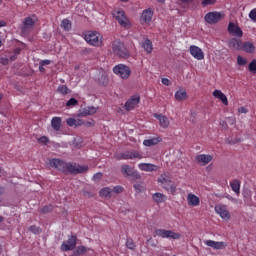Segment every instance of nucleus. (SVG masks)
<instances>
[{"label":"nucleus","instance_id":"f8f14e48","mask_svg":"<svg viewBox=\"0 0 256 256\" xmlns=\"http://www.w3.org/2000/svg\"><path fill=\"white\" fill-rule=\"evenodd\" d=\"M223 19V14L219 12H209L205 15V21H207L210 25H215V23H219Z\"/></svg>","mask_w":256,"mask_h":256},{"label":"nucleus","instance_id":"864d4df0","mask_svg":"<svg viewBox=\"0 0 256 256\" xmlns=\"http://www.w3.org/2000/svg\"><path fill=\"white\" fill-rule=\"evenodd\" d=\"M163 85H166V87H169L171 85V81L167 78H162Z\"/></svg>","mask_w":256,"mask_h":256},{"label":"nucleus","instance_id":"79ce46f5","mask_svg":"<svg viewBox=\"0 0 256 256\" xmlns=\"http://www.w3.org/2000/svg\"><path fill=\"white\" fill-rule=\"evenodd\" d=\"M38 143H40V145H47V143H49V138L47 136H42L38 138Z\"/></svg>","mask_w":256,"mask_h":256},{"label":"nucleus","instance_id":"3c124183","mask_svg":"<svg viewBox=\"0 0 256 256\" xmlns=\"http://www.w3.org/2000/svg\"><path fill=\"white\" fill-rule=\"evenodd\" d=\"M113 191H114V193H117V194L123 193V187H121V186H115V187L113 188Z\"/></svg>","mask_w":256,"mask_h":256},{"label":"nucleus","instance_id":"f03ea898","mask_svg":"<svg viewBox=\"0 0 256 256\" xmlns=\"http://www.w3.org/2000/svg\"><path fill=\"white\" fill-rule=\"evenodd\" d=\"M113 17L118 21L119 25L122 26L124 29H130L131 21L125 15V11L122 9H115L112 12Z\"/></svg>","mask_w":256,"mask_h":256},{"label":"nucleus","instance_id":"680f3d73","mask_svg":"<svg viewBox=\"0 0 256 256\" xmlns=\"http://www.w3.org/2000/svg\"><path fill=\"white\" fill-rule=\"evenodd\" d=\"M5 25H7V22L1 20V21H0V27H5Z\"/></svg>","mask_w":256,"mask_h":256},{"label":"nucleus","instance_id":"39448f33","mask_svg":"<svg viewBox=\"0 0 256 256\" xmlns=\"http://www.w3.org/2000/svg\"><path fill=\"white\" fill-rule=\"evenodd\" d=\"M116 159L118 161H121V159L124 160H133V159H143V155L137 150H127L123 153L117 154Z\"/></svg>","mask_w":256,"mask_h":256},{"label":"nucleus","instance_id":"bb28decb","mask_svg":"<svg viewBox=\"0 0 256 256\" xmlns=\"http://www.w3.org/2000/svg\"><path fill=\"white\" fill-rule=\"evenodd\" d=\"M161 141V137H154L152 139L144 140L143 145H145V147H153V145H157V143H161Z\"/></svg>","mask_w":256,"mask_h":256},{"label":"nucleus","instance_id":"2eb2a0df","mask_svg":"<svg viewBox=\"0 0 256 256\" xmlns=\"http://www.w3.org/2000/svg\"><path fill=\"white\" fill-rule=\"evenodd\" d=\"M215 211L222 219H231L229 211H227V206L223 204H218L215 206Z\"/></svg>","mask_w":256,"mask_h":256},{"label":"nucleus","instance_id":"aec40b11","mask_svg":"<svg viewBox=\"0 0 256 256\" xmlns=\"http://www.w3.org/2000/svg\"><path fill=\"white\" fill-rule=\"evenodd\" d=\"M205 245L212 247V249H225V247H227L225 242H215L213 240H206Z\"/></svg>","mask_w":256,"mask_h":256},{"label":"nucleus","instance_id":"de8ad7c7","mask_svg":"<svg viewBox=\"0 0 256 256\" xmlns=\"http://www.w3.org/2000/svg\"><path fill=\"white\" fill-rule=\"evenodd\" d=\"M130 177H132V179H141V175H139V172L138 171H132V174L130 175Z\"/></svg>","mask_w":256,"mask_h":256},{"label":"nucleus","instance_id":"8fccbe9b","mask_svg":"<svg viewBox=\"0 0 256 256\" xmlns=\"http://www.w3.org/2000/svg\"><path fill=\"white\" fill-rule=\"evenodd\" d=\"M228 143L230 145H235V143H241V139L240 138H237V139H228Z\"/></svg>","mask_w":256,"mask_h":256},{"label":"nucleus","instance_id":"b1692460","mask_svg":"<svg viewBox=\"0 0 256 256\" xmlns=\"http://www.w3.org/2000/svg\"><path fill=\"white\" fill-rule=\"evenodd\" d=\"M152 199H153L154 203H157L159 205V203H165L167 201V196H165L162 193L157 192L152 195Z\"/></svg>","mask_w":256,"mask_h":256},{"label":"nucleus","instance_id":"69168bd1","mask_svg":"<svg viewBox=\"0 0 256 256\" xmlns=\"http://www.w3.org/2000/svg\"><path fill=\"white\" fill-rule=\"evenodd\" d=\"M3 193H5V189L3 187H0V197L1 195H3Z\"/></svg>","mask_w":256,"mask_h":256},{"label":"nucleus","instance_id":"393cba45","mask_svg":"<svg viewBox=\"0 0 256 256\" xmlns=\"http://www.w3.org/2000/svg\"><path fill=\"white\" fill-rule=\"evenodd\" d=\"M241 51H244L245 53H255V45L249 41L244 42Z\"/></svg>","mask_w":256,"mask_h":256},{"label":"nucleus","instance_id":"37998d69","mask_svg":"<svg viewBox=\"0 0 256 256\" xmlns=\"http://www.w3.org/2000/svg\"><path fill=\"white\" fill-rule=\"evenodd\" d=\"M40 211L41 213H51L53 211V205L44 206Z\"/></svg>","mask_w":256,"mask_h":256},{"label":"nucleus","instance_id":"ddd939ff","mask_svg":"<svg viewBox=\"0 0 256 256\" xmlns=\"http://www.w3.org/2000/svg\"><path fill=\"white\" fill-rule=\"evenodd\" d=\"M228 33L233 35V37H243V30L235 22H230L228 24Z\"/></svg>","mask_w":256,"mask_h":256},{"label":"nucleus","instance_id":"20e7f679","mask_svg":"<svg viewBox=\"0 0 256 256\" xmlns=\"http://www.w3.org/2000/svg\"><path fill=\"white\" fill-rule=\"evenodd\" d=\"M158 183H160L163 189H166V191H171V193H175V191H177L175 184H173V181H171V177H169L167 174L160 175L158 178Z\"/></svg>","mask_w":256,"mask_h":256},{"label":"nucleus","instance_id":"052dcab7","mask_svg":"<svg viewBox=\"0 0 256 256\" xmlns=\"http://www.w3.org/2000/svg\"><path fill=\"white\" fill-rule=\"evenodd\" d=\"M101 177H103L102 173H97L94 175V179H101Z\"/></svg>","mask_w":256,"mask_h":256},{"label":"nucleus","instance_id":"603ef678","mask_svg":"<svg viewBox=\"0 0 256 256\" xmlns=\"http://www.w3.org/2000/svg\"><path fill=\"white\" fill-rule=\"evenodd\" d=\"M83 125H85V127H93V125H95V121H86L83 122Z\"/></svg>","mask_w":256,"mask_h":256},{"label":"nucleus","instance_id":"9d476101","mask_svg":"<svg viewBox=\"0 0 256 256\" xmlns=\"http://www.w3.org/2000/svg\"><path fill=\"white\" fill-rule=\"evenodd\" d=\"M77 247V236H71L67 241L61 245V251H73Z\"/></svg>","mask_w":256,"mask_h":256},{"label":"nucleus","instance_id":"09e8293b","mask_svg":"<svg viewBox=\"0 0 256 256\" xmlns=\"http://www.w3.org/2000/svg\"><path fill=\"white\" fill-rule=\"evenodd\" d=\"M217 0H203L202 1V5L204 7H207V5H213V3H215Z\"/></svg>","mask_w":256,"mask_h":256},{"label":"nucleus","instance_id":"c85d7f7f","mask_svg":"<svg viewBox=\"0 0 256 256\" xmlns=\"http://www.w3.org/2000/svg\"><path fill=\"white\" fill-rule=\"evenodd\" d=\"M142 47L146 53H152L153 52V42L151 40L146 39L144 40Z\"/></svg>","mask_w":256,"mask_h":256},{"label":"nucleus","instance_id":"e2e57ef3","mask_svg":"<svg viewBox=\"0 0 256 256\" xmlns=\"http://www.w3.org/2000/svg\"><path fill=\"white\" fill-rule=\"evenodd\" d=\"M181 3H193V0H180Z\"/></svg>","mask_w":256,"mask_h":256},{"label":"nucleus","instance_id":"412c9836","mask_svg":"<svg viewBox=\"0 0 256 256\" xmlns=\"http://www.w3.org/2000/svg\"><path fill=\"white\" fill-rule=\"evenodd\" d=\"M242 45L243 43L241 42V40H237L235 38H232L228 43V47L230 49H233L234 51H241Z\"/></svg>","mask_w":256,"mask_h":256},{"label":"nucleus","instance_id":"4c0bfd02","mask_svg":"<svg viewBox=\"0 0 256 256\" xmlns=\"http://www.w3.org/2000/svg\"><path fill=\"white\" fill-rule=\"evenodd\" d=\"M28 230L31 231V233H34V235H39L41 233V228L35 225L30 226Z\"/></svg>","mask_w":256,"mask_h":256},{"label":"nucleus","instance_id":"c756f323","mask_svg":"<svg viewBox=\"0 0 256 256\" xmlns=\"http://www.w3.org/2000/svg\"><path fill=\"white\" fill-rule=\"evenodd\" d=\"M175 99H176V101H185V100H187V91L178 90L175 93Z\"/></svg>","mask_w":256,"mask_h":256},{"label":"nucleus","instance_id":"2f4dec72","mask_svg":"<svg viewBox=\"0 0 256 256\" xmlns=\"http://www.w3.org/2000/svg\"><path fill=\"white\" fill-rule=\"evenodd\" d=\"M139 169H141V171H155V165L153 164H147V163H141L139 164Z\"/></svg>","mask_w":256,"mask_h":256},{"label":"nucleus","instance_id":"473e14b6","mask_svg":"<svg viewBox=\"0 0 256 256\" xmlns=\"http://www.w3.org/2000/svg\"><path fill=\"white\" fill-rule=\"evenodd\" d=\"M100 197H106V199H111V197H112V193H113V191L111 190V188H103V189H101L100 190Z\"/></svg>","mask_w":256,"mask_h":256},{"label":"nucleus","instance_id":"6e6d98bb","mask_svg":"<svg viewBox=\"0 0 256 256\" xmlns=\"http://www.w3.org/2000/svg\"><path fill=\"white\" fill-rule=\"evenodd\" d=\"M40 64L45 67V65H51V60H42L40 61Z\"/></svg>","mask_w":256,"mask_h":256},{"label":"nucleus","instance_id":"1a4fd4ad","mask_svg":"<svg viewBox=\"0 0 256 256\" xmlns=\"http://www.w3.org/2000/svg\"><path fill=\"white\" fill-rule=\"evenodd\" d=\"M37 21H39V19L37 18L36 15L26 17L22 27L23 33H27V31H31V29H33Z\"/></svg>","mask_w":256,"mask_h":256},{"label":"nucleus","instance_id":"0eeeda50","mask_svg":"<svg viewBox=\"0 0 256 256\" xmlns=\"http://www.w3.org/2000/svg\"><path fill=\"white\" fill-rule=\"evenodd\" d=\"M113 72L116 75H119L121 79H129V77H131V69H129L128 66H125L123 64L115 66Z\"/></svg>","mask_w":256,"mask_h":256},{"label":"nucleus","instance_id":"6ab92c4d","mask_svg":"<svg viewBox=\"0 0 256 256\" xmlns=\"http://www.w3.org/2000/svg\"><path fill=\"white\" fill-rule=\"evenodd\" d=\"M187 201L190 207H197L199 206V203H201L199 197L193 193L188 194Z\"/></svg>","mask_w":256,"mask_h":256},{"label":"nucleus","instance_id":"49530a36","mask_svg":"<svg viewBox=\"0 0 256 256\" xmlns=\"http://www.w3.org/2000/svg\"><path fill=\"white\" fill-rule=\"evenodd\" d=\"M249 18L256 23V8L249 13Z\"/></svg>","mask_w":256,"mask_h":256},{"label":"nucleus","instance_id":"a19ab883","mask_svg":"<svg viewBox=\"0 0 256 256\" xmlns=\"http://www.w3.org/2000/svg\"><path fill=\"white\" fill-rule=\"evenodd\" d=\"M77 255H83V253H87V248L85 246H78L76 248Z\"/></svg>","mask_w":256,"mask_h":256},{"label":"nucleus","instance_id":"dca6fc26","mask_svg":"<svg viewBox=\"0 0 256 256\" xmlns=\"http://www.w3.org/2000/svg\"><path fill=\"white\" fill-rule=\"evenodd\" d=\"M195 159L199 163V165H202L204 167L205 165H209V163L213 161V156L207 154H200L197 155Z\"/></svg>","mask_w":256,"mask_h":256},{"label":"nucleus","instance_id":"4d7b16f0","mask_svg":"<svg viewBox=\"0 0 256 256\" xmlns=\"http://www.w3.org/2000/svg\"><path fill=\"white\" fill-rule=\"evenodd\" d=\"M147 243H150L151 247H157V242L153 241L151 238L147 241Z\"/></svg>","mask_w":256,"mask_h":256},{"label":"nucleus","instance_id":"72a5a7b5","mask_svg":"<svg viewBox=\"0 0 256 256\" xmlns=\"http://www.w3.org/2000/svg\"><path fill=\"white\" fill-rule=\"evenodd\" d=\"M95 113H97V108L88 107L82 111L81 115H83L84 117H87V115H95Z\"/></svg>","mask_w":256,"mask_h":256},{"label":"nucleus","instance_id":"0e129e2a","mask_svg":"<svg viewBox=\"0 0 256 256\" xmlns=\"http://www.w3.org/2000/svg\"><path fill=\"white\" fill-rule=\"evenodd\" d=\"M15 59H17V55L10 56V61H15Z\"/></svg>","mask_w":256,"mask_h":256},{"label":"nucleus","instance_id":"ea45409f","mask_svg":"<svg viewBox=\"0 0 256 256\" xmlns=\"http://www.w3.org/2000/svg\"><path fill=\"white\" fill-rule=\"evenodd\" d=\"M78 101L75 98H71L70 100H68V102L66 103V107H75V105H78Z\"/></svg>","mask_w":256,"mask_h":256},{"label":"nucleus","instance_id":"5fc2aeb1","mask_svg":"<svg viewBox=\"0 0 256 256\" xmlns=\"http://www.w3.org/2000/svg\"><path fill=\"white\" fill-rule=\"evenodd\" d=\"M238 112H240V113H249V110L245 107H240V108H238Z\"/></svg>","mask_w":256,"mask_h":256},{"label":"nucleus","instance_id":"f704fd0d","mask_svg":"<svg viewBox=\"0 0 256 256\" xmlns=\"http://www.w3.org/2000/svg\"><path fill=\"white\" fill-rule=\"evenodd\" d=\"M58 93H60L61 95H69V93H71V89H69L66 85H60L57 88Z\"/></svg>","mask_w":256,"mask_h":256},{"label":"nucleus","instance_id":"bf43d9fd","mask_svg":"<svg viewBox=\"0 0 256 256\" xmlns=\"http://www.w3.org/2000/svg\"><path fill=\"white\" fill-rule=\"evenodd\" d=\"M39 71L41 73H45V67L43 65H41V63H39Z\"/></svg>","mask_w":256,"mask_h":256},{"label":"nucleus","instance_id":"4468645a","mask_svg":"<svg viewBox=\"0 0 256 256\" xmlns=\"http://www.w3.org/2000/svg\"><path fill=\"white\" fill-rule=\"evenodd\" d=\"M139 101H141V98L139 96H132L127 102L125 103V109L126 111H133L137 105H139Z\"/></svg>","mask_w":256,"mask_h":256},{"label":"nucleus","instance_id":"a211bd4d","mask_svg":"<svg viewBox=\"0 0 256 256\" xmlns=\"http://www.w3.org/2000/svg\"><path fill=\"white\" fill-rule=\"evenodd\" d=\"M153 19V12L151 9H146L142 12V15L140 17V22L143 25L144 23H151V20Z\"/></svg>","mask_w":256,"mask_h":256},{"label":"nucleus","instance_id":"cd10ccee","mask_svg":"<svg viewBox=\"0 0 256 256\" xmlns=\"http://www.w3.org/2000/svg\"><path fill=\"white\" fill-rule=\"evenodd\" d=\"M230 187H231L232 191H234V193L239 195V193L241 191V182H239V180H233L230 183Z\"/></svg>","mask_w":256,"mask_h":256},{"label":"nucleus","instance_id":"7c9ffc66","mask_svg":"<svg viewBox=\"0 0 256 256\" xmlns=\"http://www.w3.org/2000/svg\"><path fill=\"white\" fill-rule=\"evenodd\" d=\"M51 126L54 131H59L61 129V118L54 117L51 121Z\"/></svg>","mask_w":256,"mask_h":256},{"label":"nucleus","instance_id":"774afa93","mask_svg":"<svg viewBox=\"0 0 256 256\" xmlns=\"http://www.w3.org/2000/svg\"><path fill=\"white\" fill-rule=\"evenodd\" d=\"M3 221H5V218H3L2 216H0V223H3Z\"/></svg>","mask_w":256,"mask_h":256},{"label":"nucleus","instance_id":"423d86ee","mask_svg":"<svg viewBox=\"0 0 256 256\" xmlns=\"http://www.w3.org/2000/svg\"><path fill=\"white\" fill-rule=\"evenodd\" d=\"M86 171H89L88 166H79L71 163H66L64 173H71L72 175H77L79 173H86Z\"/></svg>","mask_w":256,"mask_h":256},{"label":"nucleus","instance_id":"5701e85b","mask_svg":"<svg viewBox=\"0 0 256 256\" xmlns=\"http://www.w3.org/2000/svg\"><path fill=\"white\" fill-rule=\"evenodd\" d=\"M213 96L216 99H219L223 105H229V100H227V96L225 94H223V92H221V90H215L213 92Z\"/></svg>","mask_w":256,"mask_h":256},{"label":"nucleus","instance_id":"f257e3e1","mask_svg":"<svg viewBox=\"0 0 256 256\" xmlns=\"http://www.w3.org/2000/svg\"><path fill=\"white\" fill-rule=\"evenodd\" d=\"M112 51L114 55L117 57H121L122 59H127L129 57V50L125 47V44L120 40H115L112 43Z\"/></svg>","mask_w":256,"mask_h":256},{"label":"nucleus","instance_id":"a18cd8bd","mask_svg":"<svg viewBox=\"0 0 256 256\" xmlns=\"http://www.w3.org/2000/svg\"><path fill=\"white\" fill-rule=\"evenodd\" d=\"M237 63H238V65H247V60L241 56H238Z\"/></svg>","mask_w":256,"mask_h":256},{"label":"nucleus","instance_id":"58836bf2","mask_svg":"<svg viewBox=\"0 0 256 256\" xmlns=\"http://www.w3.org/2000/svg\"><path fill=\"white\" fill-rule=\"evenodd\" d=\"M251 73H256V60H252L248 66Z\"/></svg>","mask_w":256,"mask_h":256},{"label":"nucleus","instance_id":"338daca9","mask_svg":"<svg viewBox=\"0 0 256 256\" xmlns=\"http://www.w3.org/2000/svg\"><path fill=\"white\" fill-rule=\"evenodd\" d=\"M84 195H85V196L88 195V197H91V194H90L89 192H87V191L84 192Z\"/></svg>","mask_w":256,"mask_h":256},{"label":"nucleus","instance_id":"6e6552de","mask_svg":"<svg viewBox=\"0 0 256 256\" xmlns=\"http://www.w3.org/2000/svg\"><path fill=\"white\" fill-rule=\"evenodd\" d=\"M155 235L162 239H179L181 237V234L165 229H156Z\"/></svg>","mask_w":256,"mask_h":256},{"label":"nucleus","instance_id":"4be33fe9","mask_svg":"<svg viewBox=\"0 0 256 256\" xmlns=\"http://www.w3.org/2000/svg\"><path fill=\"white\" fill-rule=\"evenodd\" d=\"M154 117L159 120L160 127H163V129H167V127H169V118H167V116L154 114Z\"/></svg>","mask_w":256,"mask_h":256},{"label":"nucleus","instance_id":"7ed1b4c3","mask_svg":"<svg viewBox=\"0 0 256 256\" xmlns=\"http://www.w3.org/2000/svg\"><path fill=\"white\" fill-rule=\"evenodd\" d=\"M84 39L94 47H101V45H103V36L97 32H87Z\"/></svg>","mask_w":256,"mask_h":256},{"label":"nucleus","instance_id":"9b49d317","mask_svg":"<svg viewBox=\"0 0 256 256\" xmlns=\"http://www.w3.org/2000/svg\"><path fill=\"white\" fill-rule=\"evenodd\" d=\"M50 167H53L54 169H57L58 171H61L62 173H65V169L67 167V162L53 158L49 160Z\"/></svg>","mask_w":256,"mask_h":256},{"label":"nucleus","instance_id":"c03bdc74","mask_svg":"<svg viewBox=\"0 0 256 256\" xmlns=\"http://www.w3.org/2000/svg\"><path fill=\"white\" fill-rule=\"evenodd\" d=\"M67 125H69V127H73L75 125H77V120H75L74 118H68L66 120Z\"/></svg>","mask_w":256,"mask_h":256},{"label":"nucleus","instance_id":"13d9d810","mask_svg":"<svg viewBox=\"0 0 256 256\" xmlns=\"http://www.w3.org/2000/svg\"><path fill=\"white\" fill-rule=\"evenodd\" d=\"M1 63H2V65H8L9 59H7V58H1Z\"/></svg>","mask_w":256,"mask_h":256},{"label":"nucleus","instance_id":"c9c22d12","mask_svg":"<svg viewBox=\"0 0 256 256\" xmlns=\"http://www.w3.org/2000/svg\"><path fill=\"white\" fill-rule=\"evenodd\" d=\"M61 27L62 29H64V31H71V27H72L71 21L69 19L62 20Z\"/></svg>","mask_w":256,"mask_h":256},{"label":"nucleus","instance_id":"a878e982","mask_svg":"<svg viewBox=\"0 0 256 256\" xmlns=\"http://www.w3.org/2000/svg\"><path fill=\"white\" fill-rule=\"evenodd\" d=\"M134 170L135 169L128 164H124L121 166V173L122 175H124V177H130L133 174Z\"/></svg>","mask_w":256,"mask_h":256},{"label":"nucleus","instance_id":"e433bc0d","mask_svg":"<svg viewBox=\"0 0 256 256\" xmlns=\"http://www.w3.org/2000/svg\"><path fill=\"white\" fill-rule=\"evenodd\" d=\"M126 247H127V249H130L131 251H135V249L137 248V245L135 244L133 239L128 238L126 240Z\"/></svg>","mask_w":256,"mask_h":256},{"label":"nucleus","instance_id":"f3484780","mask_svg":"<svg viewBox=\"0 0 256 256\" xmlns=\"http://www.w3.org/2000/svg\"><path fill=\"white\" fill-rule=\"evenodd\" d=\"M190 53L192 57H194L198 61L205 59V54H203V50H201V48L197 46H190Z\"/></svg>","mask_w":256,"mask_h":256}]
</instances>
